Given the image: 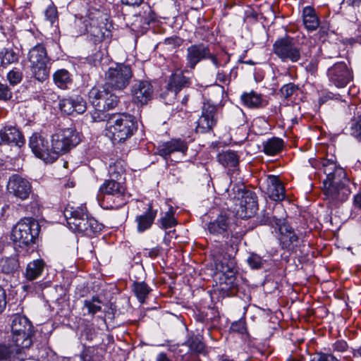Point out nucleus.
I'll return each mask as SVG.
<instances>
[{"mask_svg": "<svg viewBox=\"0 0 361 361\" xmlns=\"http://www.w3.org/2000/svg\"><path fill=\"white\" fill-rule=\"evenodd\" d=\"M319 168L326 176L323 181L325 200L334 206L345 202L352 192L350 185L354 183L347 177L345 170L337 164L336 157L322 159Z\"/></svg>", "mask_w": 361, "mask_h": 361, "instance_id": "f257e3e1", "label": "nucleus"}, {"mask_svg": "<svg viewBox=\"0 0 361 361\" xmlns=\"http://www.w3.org/2000/svg\"><path fill=\"white\" fill-rule=\"evenodd\" d=\"M99 114L95 112L94 114ZM104 114V120L108 118L106 124V135L114 142H123L133 136L137 130V125L134 118L128 114L112 115ZM94 121L103 120L99 116H92Z\"/></svg>", "mask_w": 361, "mask_h": 361, "instance_id": "f03ea898", "label": "nucleus"}, {"mask_svg": "<svg viewBox=\"0 0 361 361\" xmlns=\"http://www.w3.org/2000/svg\"><path fill=\"white\" fill-rule=\"evenodd\" d=\"M68 226L73 232L92 235L102 230V225L88 216L86 208L83 207H67L63 212Z\"/></svg>", "mask_w": 361, "mask_h": 361, "instance_id": "7ed1b4c3", "label": "nucleus"}, {"mask_svg": "<svg viewBox=\"0 0 361 361\" xmlns=\"http://www.w3.org/2000/svg\"><path fill=\"white\" fill-rule=\"evenodd\" d=\"M40 230L38 222L34 219H25L13 228L11 239L18 246H29L35 243Z\"/></svg>", "mask_w": 361, "mask_h": 361, "instance_id": "20e7f679", "label": "nucleus"}, {"mask_svg": "<svg viewBox=\"0 0 361 361\" xmlns=\"http://www.w3.org/2000/svg\"><path fill=\"white\" fill-rule=\"evenodd\" d=\"M28 60L35 78L40 82L46 80L49 75V69L47 67L49 58L44 45L37 44L33 47L28 52Z\"/></svg>", "mask_w": 361, "mask_h": 361, "instance_id": "39448f33", "label": "nucleus"}, {"mask_svg": "<svg viewBox=\"0 0 361 361\" xmlns=\"http://www.w3.org/2000/svg\"><path fill=\"white\" fill-rule=\"evenodd\" d=\"M80 142L79 133L73 128H68L56 131L51 137V151L56 155L68 152Z\"/></svg>", "mask_w": 361, "mask_h": 361, "instance_id": "423d86ee", "label": "nucleus"}, {"mask_svg": "<svg viewBox=\"0 0 361 361\" xmlns=\"http://www.w3.org/2000/svg\"><path fill=\"white\" fill-rule=\"evenodd\" d=\"M202 339V336L199 334L190 336L183 343L177 346V357L181 361H200L199 355L205 353V345Z\"/></svg>", "mask_w": 361, "mask_h": 361, "instance_id": "0eeeda50", "label": "nucleus"}, {"mask_svg": "<svg viewBox=\"0 0 361 361\" xmlns=\"http://www.w3.org/2000/svg\"><path fill=\"white\" fill-rule=\"evenodd\" d=\"M132 77L133 71L130 66L116 63L105 73V83L113 90H122L129 85Z\"/></svg>", "mask_w": 361, "mask_h": 361, "instance_id": "6e6552de", "label": "nucleus"}, {"mask_svg": "<svg viewBox=\"0 0 361 361\" xmlns=\"http://www.w3.org/2000/svg\"><path fill=\"white\" fill-rule=\"evenodd\" d=\"M273 52L283 62L296 63L301 59L300 48L296 44L295 39L288 35L275 41L273 44Z\"/></svg>", "mask_w": 361, "mask_h": 361, "instance_id": "1a4fd4ad", "label": "nucleus"}, {"mask_svg": "<svg viewBox=\"0 0 361 361\" xmlns=\"http://www.w3.org/2000/svg\"><path fill=\"white\" fill-rule=\"evenodd\" d=\"M101 194L107 196V199H112L113 204L106 205L107 209H118L125 205L129 197L125 185L114 179L105 180L100 186Z\"/></svg>", "mask_w": 361, "mask_h": 361, "instance_id": "9d476101", "label": "nucleus"}, {"mask_svg": "<svg viewBox=\"0 0 361 361\" xmlns=\"http://www.w3.org/2000/svg\"><path fill=\"white\" fill-rule=\"evenodd\" d=\"M216 269L219 274V283L225 285L223 289H231L236 286L235 275L238 271L234 259L224 258L216 264Z\"/></svg>", "mask_w": 361, "mask_h": 361, "instance_id": "9b49d317", "label": "nucleus"}, {"mask_svg": "<svg viewBox=\"0 0 361 361\" xmlns=\"http://www.w3.org/2000/svg\"><path fill=\"white\" fill-rule=\"evenodd\" d=\"M30 147L35 155L46 163L56 160V155L49 148L48 140L42 135L35 133L30 138Z\"/></svg>", "mask_w": 361, "mask_h": 361, "instance_id": "f8f14e48", "label": "nucleus"}, {"mask_svg": "<svg viewBox=\"0 0 361 361\" xmlns=\"http://www.w3.org/2000/svg\"><path fill=\"white\" fill-rule=\"evenodd\" d=\"M217 122L216 106L210 103H204L202 107V115L197 121L196 131L204 133L212 130Z\"/></svg>", "mask_w": 361, "mask_h": 361, "instance_id": "ddd939ff", "label": "nucleus"}, {"mask_svg": "<svg viewBox=\"0 0 361 361\" xmlns=\"http://www.w3.org/2000/svg\"><path fill=\"white\" fill-rule=\"evenodd\" d=\"M7 190L9 194L16 198L25 200L31 193L32 186L31 183L25 178L18 174H13L8 179Z\"/></svg>", "mask_w": 361, "mask_h": 361, "instance_id": "4468645a", "label": "nucleus"}, {"mask_svg": "<svg viewBox=\"0 0 361 361\" xmlns=\"http://www.w3.org/2000/svg\"><path fill=\"white\" fill-rule=\"evenodd\" d=\"M329 81L338 88L345 87L352 80L353 75L345 63H336L328 69Z\"/></svg>", "mask_w": 361, "mask_h": 361, "instance_id": "2eb2a0df", "label": "nucleus"}, {"mask_svg": "<svg viewBox=\"0 0 361 361\" xmlns=\"http://www.w3.org/2000/svg\"><path fill=\"white\" fill-rule=\"evenodd\" d=\"M153 87L151 83L146 80L136 81L131 87V94L134 102L144 105L152 99Z\"/></svg>", "mask_w": 361, "mask_h": 361, "instance_id": "dca6fc26", "label": "nucleus"}, {"mask_svg": "<svg viewBox=\"0 0 361 361\" xmlns=\"http://www.w3.org/2000/svg\"><path fill=\"white\" fill-rule=\"evenodd\" d=\"M209 47L203 43L195 44L188 47L186 49L185 63L186 67L192 70L195 69L197 64L205 60L208 55Z\"/></svg>", "mask_w": 361, "mask_h": 361, "instance_id": "f3484780", "label": "nucleus"}, {"mask_svg": "<svg viewBox=\"0 0 361 361\" xmlns=\"http://www.w3.org/2000/svg\"><path fill=\"white\" fill-rule=\"evenodd\" d=\"M258 210V201L257 195L250 190L243 192L240 208L238 211L241 218H250L253 216Z\"/></svg>", "mask_w": 361, "mask_h": 361, "instance_id": "a211bd4d", "label": "nucleus"}, {"mask_svg": "<svg viewBox=\"0 0 361 361\" xmlns=\"http://www.w3.org/2000/svg\"><path fill=\"white\" fill-rule=\"evenodd\" d=\"M188 149L186 141L180 138L171 139L164 142L158 147L159 154L167 159L172 153L180 152L185 154Z\"/></svg>", "mask_w": 361, "mask_h": 361, "instance_id": "6ab92c4d", "label": "nucleus"}, {"mask_svg": "<svg viewBox=\"0 0 361 361\" xmlns=\"http://www.w3.org/2000/svg\"><path fill=\"white\" fill-rule=\"evenodd\" d=\"M265 192L274 201H281L285 198V188L276 176L270 175L266 180Z\"/></svg>", "mask_w": 361, "mask_h": 361, "instance_id": "aec40b11", "label": "nucleus"}, {"mask_svg": "<svg viewBox=\"0 0 361 361\" xmlns=\"http://www.w3.org/2000/svg\"><path fill=\"white\" fill-rule=\"evenodd\" d=\"M25 143L20 130L14 126H5L0 130V145H14L18 147Z\"/></svg>", "mask_w": 361, "mask_h": 361, "instance_id": "412c9836", "label": "nucleus"}, {"mask_svg": "<svg viewBox=\"0 0 361 361\" xmlns=\"http://www.w3.org/2000/svg\"><path fill=\"white\" fill-rule=\"evenodd\" d=\"M279 241L283 249L292 250L298 242V236L294 230L287 224L282 223L278 226Z\"/></svg>", "mask_w": 361, "mask_h": 361, "instance_id": "4be33fe9", "label": "nucleus"}, {"mask_svg": "<svg viewBox=\"0 0 361 361\" xmlns=\"http://www.w3.org/2000/svg\"><path fill=\"white\" fill-rule=\"evenodd\" d=\"M108 87L106 84L102 86H94L88 92L90 102L93 106L97 107L99 111H101L104 102H106V99L111 93Z\"/></svg>", "mask_w": 361, "mask_h": 361, "instance_id": "5701e85b", "label": "nucleus"}, {"mask_svg": "<svg viewBox=\"0 0 361 361\" xmlns=\"http://www.w3.org/2000/svg\"><path fill=\"white\" fill-rule=\"evenodd\" d=\"M25 353L20 352V349L13 348L11 343H0V361H24Z\"/></svg>", "mask_w": 361, "mask_h": 361, "instance_id": "b1692460", "label": "nucleus"}, {"mask_svg": "<svg viewBox=\"0 0 361 361\" xmlns=\"http://www.w3.org/2000/svg\"><path fill=\"white\" fill-rule=\"evenodd\" d=\"M190 79L183 75V71L177 69L170 77L168 83V90L176 95L182 88L188 86Z\"/></svg>", "mask_w": 361, "mask_h": 361, "instance_id": "393cba45", "label": "nucleus"}, {"mask_svg": "<svg viewBox=\"0 0 361 361\" xmlns=\"http://www.w3.org/2000/svg\"><path fill=\"white\" fill-rule=\"evenodd\" d=\"M157 214V210L153 209L152 204H149L147 211L143 214L138 215L135 218L137 231L142 233L149 229L153 224Z\"/></svg>", "mask_w": 361, "mask_h": 361, "instance_id": "a878e982", "label": "nucleus"}, {"mask_svg": "<svg viewBox=\"0 0 361 361\" xmlns=\"http://www.w3.org/2000/svg\"><path fill=\"white\" fill-rule=\"evenodd\" d=\"M11 332L12 334L33 332V326L26 317L15 314L12 317Z\"/></svg>", "mask_w": 361, "mask_h": 361, "instance_id": "bb28decb", "label": "nucleus"}, {"mask_svg": "<svg viewBox=\"0 0 361 361\" xmlns=\"http://www.w3.org/2000/svg\"><path fill=\"white\" fill-rule=\"evenodd\" d=\"M218 161L229 171H234L239 164V157L235 152L224 151L218 154Z\"/></svg>", "mask_w": 361, "mask_h": 361, "instance_id": "cd10ccee", "label": "nucleus"}, {"mask_svg": "<svg viewBox=\"0 0 361 361\" xmlns=\"http://www.w3.org/2000/svg\"><path fill=\"white\" fill-rule=\"evenodd\" d=\"M229 229L228 218L226 215H219L208 224V231L212 235H223Z\"/></svg>", "mask_w": 361, "mask_h": 361, "instance_id": "c85d7f7f", "label": "nucleus"}, {"mask_svg": "<svg viewBox=\"0 0 361 361\" xmlns=\"http://www.w3.org/2000/svg\"><path fill=\"white\" fill-rule=\"evenodd\" d=\"M302 19L303 24L309 32L317 30L319 25V20L312 7L306 6L303 8Z\"/></svg>", "mask_w": 361, "mask_h": 361, "instance_id": "c756f323", "label": "nucleus"}, {"mask_svg": "<svg viewBox=\"0 0 361 361\" xmlns=\"http://www.w3.org/2000/svg\"><path fill=\"white\" fill-rule=\"evenodd\" d=\"M33 332H22L12 334L11 345L13 348L20 349V352L24 353V349L29 348L32 345V336Z\"/></svg>", "mask_w": 361, "mask_h": 361, "instance_id": "7c9ffc66", "label": "nucleus"}, {"mask_svg": "<svg viewBox=\"0 0 361 361\" xmlns=\"http://www.w3.org/2000/svg\"><path fill=\"white\" fill-rule=\"evenodd\" d=\"M44 268L42 259H36L27 264L25 276L27 280L33 281L41 276Z\"/></svg>", "mask_w": 361, "mask_h": 361, "instance_id": "2f4dec72", "label": "nucleus"}, {"mask_svg": "<svg viewBox=\"0 0 361 361\" xmlns=\"http://www.w3.org/2000/svg\"><path fill=\"white\" fill-rule=\"evenodd\" d=\"M284 146V142L279 137H272L263 144V151L267 155H275L279 153Z\"/></svg>", "mask_w": 361, "mask_h": 361, "instance_id": "473e14b6", "label": "nucleus"}, {"mask_svg": "<svg viewBox=\"0 0 361 361\" xmlns=\"http://www.w3.org/2000/svg\"><path fill=\"white\" fill-rule=\"evenodd\" d=\"M54 83L61 89H66L73 82L71 73L66 69H59L53 75Z\"/></svg>", "mask_w": 361, "mask_h": 361, "instance_id": "72a5a7b5", "label": "nucleus"}, {"mask_svg": "<svg viewBox=\"0 0 361 361\" xmlns=\"http://www.w3.org/2000/svg\"><path fill=\"white\" fill-rule=\"evenodd\" d=\"M240 98L244 105L249 108H259L262 103L261 94H257L254 91L243 93Z\"/></svg>", "mask_w": 361, "mask_h": 361, "instance_id": "f704fd0d", "label": "nucleus"}, {"mask_svg": "<svg viewBox=\"0 0 361 361\" xmlns=\"http://www.w3.org/2000/svg\"><path fill=\"white\" fill-rule=\"evenodd\" d=\"M257 219L260 224L271 226L274 225L279 226L281 224V219H276L273 214L272 209L270 208L262 210Z\"/></svg>", "mask_w": 361, "mask_h": 361, "instance_id": "c9c22d12", "label": "nucleus"}, {"mask_svg": "<svg viewBox=\"0 0 361 361\" xmlns=\"http://www.w3.org/2000/svg\"><path fill=\"white\" fill-rule=\"evenodd\" d=\"M133 290L139 302L144 303L151 291V288L145 282L135 281L133 283Z\"/></svg>", "mask_w": 361, "mask_h": 361, "instance_id": "e433bc0d", "label": "nucleus"}, {"mask_svg": "<svg viewBox=\"0 0 361 361\" xmlns=\"http://www.w3.org/2000/svg\"><path fill=\"white\" fill-rule=\"evenodd\" d=\"M87 31L94 43L102 42L106 37H109L110 32L106 29L104 31V27L92 24L87 28Z\"/></svg>", "mask_w": 361, "mask_h": 361, "instance_id": "4c0bfd02", "label": "nucleus"}, {"mask_svg": "<svg viewBox=\"0 0 361 361\" xmlns=\"http://www.w3.org/2000/svg\"><path fill=\"white\" fill-rule=\"evenodd\" d=\"M209 59L216 68L225 66L229 61V56L226 53L214 54L208 50V55L205 57V60Z\"/></svg>", "mask_w": 361, "mask_h": 361, "instance_id": "58836bf2", "label": "nucleus"}, {"mask_svg": "<svg viewBox=\"0 0 361 361\" xmlns=\"http://www.w3.org/2000/svg\"><path fill=\"white\" fill-rule=\"evenodd\" d=\"M1 65L6 67L18 61V54L13 49L4 48L0 51Z\"/></svg>", "mask_w": 361, "mask_h": 361, "instance_id": "ea45409f", "label": "nucleus"}, {"mask_svg": "<svg viewBox=\"0 0 361 361\" xmlns=\"http://www.w3.org/2000/svg\"><path fill=\"white\" fill-rule=\"evenodd\" d=\"M101 302L98 297L94 296L91 300L84 301V307L87 309L89 314L94 315L102 310Z\"/></svg>", "mask_w": 361, "mask_h": 361, "instance_id": "a19ab883", "label": "nucleus"}, {"mask_svg": "<svg viewBox=\"0 0 361 361\" xmlns=\"http://www.w3.org/2000/svg\"><path fill=\"white\" fill-rule=\"evenodd\" d=\"M18 268V261L14 258H7L1 261V271L6 274H13Z\"/></svg>", "mask_w": 361, "mask_h": 361, "instance_id": "79ce46f5", "label": "nucleus"}, {"mask_svg": "<svg viewBox=\"0 0 361 361\" xmlns=\"http://www.w3.org/2000/svg\"><path fill=\"white\" fill-rule=\"evenodd\" d=\"M298 91L299 87L292 82L283 85L280 90L281 96L285 99H289L294 94H297Z\"/></svg>", "mask_w": 361, "mask_h": 361, "instance_id": "37998d69", "label": "nucleus"}, {"mask_svg": "<svg viewBox=\"0 0 361 361\" xmlns=\"http://www.w3.org/2000/svg\"><path fill=\"white\" fill-rule=\"evenodd\" d=\"M73 108L77 114H83L87 109V103L84 98L80 95L73 96Z\"/></svg>", "mask_w": 361, "mask_h": 361, "instance_id": "c03bdc74", "label": "nucleus"}, {"mask_svg": "<svg viewBox=\"0 0 361 361\" xmlns=\"http://www.w3.org/2000/svg\"><path fill=\"white\" fill-rule=\"evenodd\" d=\"M264 262L265 260H264L259 255L255 253L250 254L247 259V262L248 265L252 269H255L262 268Z\"/></svg>", "mask_w": 361, "mask_h": 361, "instance_id": "a18cd8bd", "label": "nucleus"}, {"mask_svg": "<svg viewBox=\"0 0 361 361\" xmlns=\"http://www.w3.org/2000/svg\"><path fill=\"white\" fill-rule=\"evenodd\" d=\"M73 103V97L62 99L59 104L61 110L66 114H73L75 112Z\"/></svg>", "mask_w": 361, "mask_h": 361, "instance_id": "49530a36", "label": "nucleus"}, {"mask_svg": "<svg viewBox=\"0 0 361 361\" xmlns=\"http://www.w3.org/2000/svg\"><path fill=\"white\" fill-rule=\"evenodd\" d=\"M118 97L111 92L110 94L104 102L101 111H106L115 108L118 103Z\"/></svg>", "mask_w": 361, "mask_h": 361, "instance_id": "de8ad7c7", "label": "nucleus"}, {"mask_svg": "<svg viewBox=\"0 0 361 361\" xmlns=\"http://www.w3.org/2000/svg\"><path fill=\"white\" fill-rule=\"evenodd\" d=\"M160 222L163 228H169L176 224V221L171 212H166L165 215L161 218Z\"/></svg>", "mask_w": 361, "mask_h": 361, "instance_id": "09e8293b", "label": "nucleus"}, {"mask_svg": "<svg viewBox=\"0 0 361 361\" xmlns=\"http://www.w3.org/2000/svg\"><path fill=\"white\" fill-rule=\"evenodd\" d=\"M7 79L11 85H16L22 80V73L17 70L13 69L7 75Z\"/></svg>", "mask_w": 361, "mask_h": 361, "instance_id": "8fccbe9b", "label": "nucleus"}, {"mask_svg": "<svg viewBox=\"0 0 361 361\" xmlns=\"http://www.w3.org/2000/svg\"><path fill=\"white\" fill-rule=\"evenodd\" d=\"M310 361H339L331 354L317 353L312 357Z\"/></svg>", "mask_w": 361, "mask_h": 361, "instance_id": "3c124183", "label": "nucleus"}, {"mask_svg": "<svg viewBox=\"0 0 361 361\" xmlns=\"http://www.w3.org/2000/svg\"><path fill=\"white\" fill-rule=\"evenodd\" d=\"M246 324L245 320L240 319L237 322L232 323L231 329L233 332H237L240 334H244L246 332Z\"/></svg>", "mask_w": 361, "mask_h": 361, "instance_id": "603ef678", "label": "nucleus"}, {"mask_svg": "<svg viewBox=\"0 0 361 361\" xmlns=\"http://www.w3.org/2000/svg\"><path fill=\"white\" fill-rule=\"evenodd\" d=\"M45 17L51 24H53L57 19V10L54 6H49L45 11Z\"/></svg>", "mask_w": 361, "mask_h": 361, "instance_id": "864d4df0", "label": "nucleus"}, {"mask_svg": "<svg viewBox=\"0 0 361 361\" xmlns=\"http://www.w3.org/2000/svg\"><path fill=\"white\" fill-rule=\"evenodd\" d=\"M351 135L356 139L361 140V116L352 126Z\"/></svg>", "mask_w": 361, "mask_h": 361, "instance_id": "5fc2aeb1", "label": "nucleus"}, {"mask_svg": "<svg viewBox=\"0 0 361 361\" xmlns=\"http://www.w3.org/2000/svg\"><path fill=\"white\" fill-rule=\"evenodd\" d=\"M12 97V93L6 85L0 83V99L8 100Z\"/></svg>", "mask_w": 361, "mask_h": 361, "instance_id": "6e6d98bb", "label": "nucleus"}, {"mask_svg": "<svg viewBox=\"0 0 361 361\" xmlns=\"http://www.w3.org/2000/svg\"><path fill=\"white\" fill-rule=\"evenodd\" d=\"M161 248L159 246L153 247L152 249L145 248L143 250V255L145 256L154 258L161 254Z\"/></svg>", "mask_w": 361, "mask_h": 361, "instance_id": "4d7b16f0", "label": "nucleus"}, {"mask_svg": "<svg viewBox=\"0 0 361 361\" xmlns=\"http://www.w3.org/2000/svg\"><path fill=\"white\" fill-rule=\"evenodd\" d=\"M216 80L222 84H228L230 82V77L223 71H219L216 74Z\"/></svg>", "mask_w": 361, "mask_h": 361, "instance_id": "13d9d810", "label": "nucleus"}, {"mask_svg": "<svg viewBox=\"0 0 361 361\" xmlns=\"http://www.w3.org/2000/svg\"><path fill=\"white\" fill-rule=\"evenodd\" d=\"M6 294L5 290L0 286V314L4 311L6 306Z\"/></svg>", "mask_w": 361, "mask_h": 361, "instance_id": "bf43d9fd", "label": "nucleus"}, {"mask_svg": "<svg viewBox=\"0 0 361 361\" xmlns=\"http://www.w3.org/2000/svg\"><path fill=\"white\" fill-rule=\"evenodd\" d=\"M118 164H114V166H110L109 168V173L112 178H118V176H121V174L123 173L124 170L122 166L120 165L119 171H116Z\"/></svg>", "mask_w": 361, "mask_h": 361, "instance_id": "052dcab7", "label": "nucleus"}, {"mask_svg": "<svg viewBox=\"0 0 361 361\" xmlns=\"http://www.w3.org/2000/svg\"><path fill=\"white\" fill-rule=\"evenodd\" d=\"M122 4L130 6H139L141 5L144 0H121Z\"/></svg>", "mask_w": 361, "mask_h": 361, "instance_id": "680f3d73", "label": "nucleus"}, {"mask_svg": "<svg viewBox=\"0 0 361 361\" xmlns=\"http://www.w3.org/2000/svg\"><path fill=\"white\" fill-rule=\"evenodd\" d=\"M347 343L346 342H344V341H337L334 345V350H337V351H339V352H343L346 350L347 348Z\"/></svg>", "mask_w": 361, "mask_h": 361, "instance_id": "e2e57ef3", "label": "nucleus"}, {"mask_svg": "<svg viewBox=\"0 0 361 361\" xmlns=\"http://www.w3.org/2000/svg\"><path fill=\"white\" fill-rule=\"evenodd\" d=\"M353 206L355 209L361 210V192L354 196Z\"/></svg>", "mask_w": 361, "mask_h": 361, "instance_id": "0e129e2a", "label": "nucleus"}, {"mask_svg": "<svg viewBox=\"0 0 361 361\" xmlns=\"http://www.w3.org/2000/svg\"><path fill=\"white\" fill-rule=\"evenodd\" d=\"M231 238H235V240L233 241V243H235L238 242L243 237V234L241 233L236 232L235 234H233L231 231Z\"/></svg>", "mask_w": 361, "mask_h": 361, "instance_id": "69168bd1", "label": "nucleus"}, {"mask_svg": "<svg viewBox=\"0 0 361 361\" xmlns=\"http://www.w3.org/2000/svg\"><path fill=\"white\" fill-rule=\"evenodd\" d=\"M157 361H170V359L166 356L165 353H159L156 359Z\"/></svg>", "mask_w": 361, "mask_h": 361, "instance_id": "338daca9", "label": "nucleus"}, {"mask_svg": "<svg viewBox=\"0 0 361 361\" xmlns=\"http://www.w3.org/2000/svg\"><path fill=\"white\" fill-rule=\"evenodd\" d=\"M344 1L352 6H359L361 4V0H344Z\"/></svg>", "mask_w": 361, "mask_h": 361, "instance_id": "774afa93", "label": "nucleus"}]
</instances>
